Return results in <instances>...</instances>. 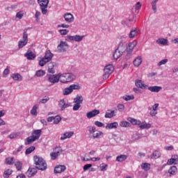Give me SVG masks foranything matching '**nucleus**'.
<instances>
[{"instance_id": "obj_46", "label": "nucleus", "mask_w": 178, "mask_h": 178, "mask_svg": "<svg viewBox=\"0 0 178 178\" xmlns=\"http://www.w3.org/2000/svg\"><path fill=\"white\" fill-rule=\"evenodd\" d=\"M70 87L71 88L72 91H73L74 90H81V86H80L79 84H72L70 86Z\"/></svg>"}, {"instance_id": "obj_1", "label": "nucleus", "mask_w": 178, "mask_h": 178, "mask_svg": "<svg viewBox=\"0 0 178 178\" xmlns=\"http://www.w3.org/2000/svg\"><path fill=\"white\" fill-rule=\"evenodd\" d=\"M41 133H42L41 129L33 130L31 136L26 138L25 145H29L31 144V143H34V141L38 140L40 137H41Z\"/></svg>"}, {"instance_id": "obj_54", "label": "nucleus", "mask_w": 178, "mask_h": 178, "mask_svg": "<svg viewBox=\"0 0 178 178\" xmlns=\"http://www.w3.org/2000/svg\"><path fill=\"white\" fill-rule=\"evenodd\" d=\"M58 31L61 35H66L69 33V30L67 29H60Z\"/></svg>"}, {"instance_id": "obj_58", "label": "nucleus", "mask_w": 178, "mask_h": 178, "mask_svg": "<svg viewBox=\"0 0 178 178\" xmlns=\"http://www.w3.org/2000/svg\"><path fill=\"white\" fill-rule=\"evenodd\" d=\"M41 16V13L40 11H36L35 14V17L36 19V22L40 21V17Z\"/></svg>"}, {"instance_id": "obj_14", "label": "nucleus", "mask_w": 178, "mask_h": 178, "mask_svg": "<svg viewBox=\"0 0 178 178\" xmlns=\"http://www.w3.org/2000/svg\"><path fill=\"white\" fill-rule=\"evenodd\" d=\"M116 113H118V110H115V111L108 110L104 115V118H106V119H111V118H113L114 116H116Z\"/></svg>"}, {"instance_id": "obj_37", "label": "nucleus", "mask_w": 178, "mask_h": 178, "mask_svg": "<svg viewBox=\"0 0 178 178\" xmlns=\"http://www.w3.org/2000/svg\"><path fill=\"white\" fill-rule=\"evenodd\" d=\"M161 156V152L159 151H155L152 153L151 156L152 159H158Z\"/></svg>"}, {"instance_id": "obj_6", "label": "nucleus", "mask_w": 178, "mask_h": 178, "mask_svg": "<svg viewBox=\"0 0 178 178\" xmlns=\"http://www.w3.org/2000/svg\"><path fill=\"white\" fill-rule=\"evenodd\" d=\"M74 103L73 111H79L81 106V104H83V96L77 95L74 99Z\"/></svg>"}, {"instance_id": "obj_12", "label": "nucleus", "mask_w": 178, "mask_h": 178, "mask_svg": "<svg viewBox=\"0 0 178 178\" xmlns=\"http://www.w3.org/2000/svg\"><path fill=\"white\" fill-rule=\"evenodd\" d=\"M27 177H33L37 175V168H29L26 172Z\"/></svg>"}, {"instance_id": "obj_28", "label": "nucleus", "mask_w": 178, "mask_h": 178, "mask_svg": "<svg viewBox=\"0 0 178 178\" xmlns=\"http://www.w3.org/2000/svg\"><path fill=\"white\" fill-rule=\"evenodd\" d=\"M143 63V58L141 56H138L135 60H134V65L136 67H138L140 65Z\"/></svg>"}, {"instance_id": "obj_35", "label": "nucleus", "mask_w": 178, "mask_h": 178, "mask_svg": "<svg viewBox=\"0 0 178 178\" xmlns=\"http://www.w3.org/2000/svg\"><path fill=\"white\" fill-rule=\"evenodd\" d=\"M48 62L49 61H47L44 57H42L39 60V66H41V67L45 66L46 63H48Z\"/></svg>"}, {"instance_id": "obj_45", "label": "nucleus", "mask_w": 178, "mask_h": 178, "mask_svg": "<svg viewBox=\"0 0 178 178\" xmlns=\"http://www.w3.org/2000/svg\"><path fill=\"white\" fill-rule=\"evenodd\" d=\"M83 38H84V35H74V41L76 42H80V41H83Z\"/></svg>"}, {"instance_id": "obj_25", "label": "nucleus", "mask_w": 178, "mask_h": 178, "mask_svg": "<svg viewBox=\"0 0 178 178\" xmlns=\"http://www.w3.org/2000/svg\"><path fill=\"white\" fill-rule=\"evenodd\" d=\"M149 91L151 92H159L162 90L161 86H149L148 87Z\"/></svg>"}, {"instance_id": "obj_29", "label": "nucleus", "mask_w": 178, "mask_h": 178, "mask_svg": "<svg viewBox=\"0 0 178 178\" xmlns=\"http://www.w3.org/2000/svg\"><path fill=\"white\" fill-rule=\"evenodd\" d=\"M135 84L138 88H147V85H145L141 80L136 81Z\"/></svg>"}, {"instance_id": "obj_36", "label": "nucleus", "mask_w": 178, "mask_h": 178, "mask_svg": "<svg viewBox=\"0 0 178 178\" xmlns=\"http://www.w3.org/2000/svg\"><path fill=\"white\" fill-rule=\"evenodd\" d=\"M6 165H13L15 163V158L13 157H8L6 159Z\"/></svg>"}, {"instance_id": "obj_22", "label": "nucleus", "mask_w": 178, "mask_h": 178, "mask_svg": "<svg viewBox=\"0 0 178 178\" xmlns=\"http://www.w3.org/2000/svg\"><path fill=\"white\" fill-rule=\"evenodd\" d=\"M25 56L29 60H33V59H35V54L33 53L31 50H28L25 54Z\"/></svg>"}, {"instance_id": "obj_39", "label": "nucleus", "mask_w": 178, "mask_h": 178, "mask_svg": "<svg viewBox=\"0 0 178 178\" xmlns=\"http://www.w3.org/2000/svg\"><path fill=\"white\" fill-rule=\"evenodd\" d=\"M138 35V32L137 31V30L134 29L130 31V33L129 34V38H134V37H136Z\"/></svg>"}, {"instance_id": "obj_4", "label": "nucleus", "mask_w": 178, "mask_h": 178, "mask_svg": "<svg viewBox=\"0 0 178 178\" xmlns=\"http://www.w3.org/2000/svg\"><path fill=\"white\" fill-rule=\"evenodd\" d=\"M38 3L40 5V9L42 15L48 13V4L49 3V0H38Z\"/></svg>"}, {"instance_id": "obj_50", "label": "nucleus", "mask_w": 178, "mask_h": 178, "mask_svg": "<svg viewBox=\"0 0 178 178\" xmlns=\"http://www.w3.org/2000/svg\"><path fill=\"white\" fill-rule=\"evenodd\" d=\"M35 76H37V77H42V76H45V71L40 70L36 72Z\"/></svg>"}, {"instance_id": "obj_17", "label": "nucleus", "mask_w": 178, "mask_h": 178, "mask_svg": "<svg viewBox=\"0 0 178 178\" xmlns=\"http://www.w3.org/2000/svg\"><path fill=\"white\" fill-rule=\"evenodd\" d=\"M97 115H99V110H93L86 113L88 119H91V118H94L97 116Z\"/></svg>"}, {"instance_id": "obj_60", "label": "nucleus", "mask_w": 178, "mask_h": 178, "mask_svg": "<svg viewBox=\"0 0 178 178\" xmlns=\"http://www.w3.org/2000/svg\"><path fill=\"white\" fill-rule=\"evenodd\" d=\"M95 124L97 127H104V123H102L99 121H95Z\"/></svg>"}, {"instance_id": "obj_49", "label": "nucleus", "mask_w": 178, "mask_h": 178, "mask_svg": "<svg viewBox=\"0 0 178 178\" xmlns=\"http://www.w3.org/2000/svg\"><path fill=\"white\" fill-rule=\"evenodd\" d=\"M54 124H58L60 120H62V118L59 115H56V117H54Z\"/></svg>"}, {"instance_id": "obj_62", "label": "nucleus", "mask_w": 178, "mask_h": 178, "mask_svg": "<svg viewBox=\"0 0 178 178\" xmlns=\"http://www.w3.org/2000/svg\"><path fill=\"white\" fill-rule=\"evenodd\" d=\"M9 74V68H6L4 71L3 72V77H6Z\"/></svg>"}, {"instance_id": "obj_30", "label": "nucleus", "mask_w": 178, "mask_h": 178, "mask_svg": "<svg viewBox=\"0 0 178 178\" xmlns=\"http://www.w3.org/2000/svg\"><path fill=\"white\" fill-rule=\"evenodd\" d=\"M140 129L143 130L144 129H151V124L147 123L145 122H141V124L139 125Z\"/></svg>"}, {"instance_id": "obj_20", "label": "nucleus", "mask_w": 178, "mask_h": 178, "mask_svg": "<svg viewBox=\"0 0 178 178\" xmlns=\"http://www.w3.org/2000/svg\"><path fill=\"white\" fill-rule=\"evenodd\" d=\"M66 170V166L65 165H57L54 168V173H63V172H65Z\"/></svg>"}, {"instance_id": "obj_16", "label": "nucleus", "mask_w": 178, "mask_h": 178, "mask_svg": "<svg viewBox=\"0 0 178 178\" xmlns=\"http://www.w3.org/2000/svg\"><path fill=\"white\" fill-rule=\"evenodd\" d=\"M56 67V63L55 62H50L48 64V72L49 73H55V68Z\"/></svg>"}, {"instance_id": "obj_48", "label": "nucleus", "mask_w": 178, "mask_h": 178, "mask_svg": "<svg viewBox=\"0 0 178 178\" xmlns=\"http://www.w3.org/2000/svg\"><path fill=\"white\" fill-rule=\"evenodd\" d=\"M15 166L16 167L17 170H22V166H23V164L20 161H16L15 163Z\"/></svg>"}, {"instance_id": "obj_9", "label": "nucleus", "mask_w": 178, "mask_h": 178, "mask_svg": "<svg viewBox=\"0 0 178 178\" xmlns=\"http://www.w3.org/2000/svg\"><path fill=\"white\" fill-rule=\"evenodd\" d=\"M57 49L60 52H66L69 49V44L66 42L60 41L57 47Z\"/></svg>"}, {"instance_id": "obj_38", "label": "nucleus", "mask_w": 178, "mask_h": 178, "mask_svg": "<svg viewBox=\"0 0 178 178\" xmlns=\"http://www.w3.org/2000/svg\"><path fill=\"white\" fill-rule=\"evenodd\" d=\"M12 173H13V170H10V169L6 170L4 171L3 177L4 178H9L10 175H12Z\"/></svg>"}, {"instance_id": "obj_7", "label": "nucleus", "mask_w": 178, "mask_h": 178, "mask_svg": "<svg viewBox=\"0 0 178 178\" xmlns=\"http://www.w3.org/2000/svg\"><path fill=\"white\" fill-rule=\"evenodd\" d=\"M62 154V147L56 146L53 149V152L50 153V156L53 161H55Z\"/></svg>"}, {"instance_id": "obj_33", "label": "nucleus", "mask_w": 178, "mask_h": 178, "mask_svg": "<svg viewBox=\"0 0 178 178\" xmlns=\"http://www.w3.org/2000/svg\"><path fill=\"white\" fill-rule=\"evenodd\" d=\"M126 159H127V155H124V154H121L116 157L117 162H124Z\"/></svg>"}, {"instance_id": "obj_21", "label": "nucleus", "mask_w": 178, "mask_h": 178, "mask_svg": "<svg viewBox=\"0 0 178 178\" xmlns=\"http://www.w3.org/2000/svg\"><path fill=\"white\" fill-rule=\"evenodd\" d=\"M44 58L47 62H51L52 60V58H54V54L51 52V50H47L45 51Z\"/></svg>"}, {"instance_id": "obj_23", "label": "nucleus", "mask_w": 178, "mask_h": 178, "mask_svg": "<svg viewBox=\"0 0 178 178\" xmlns=\"http://www.w3.org/2000/svg\"><path fill=\"white\" fill-rule=\"evenodd\" d=\"M74 134V131L65 132L61 136L60 140H66L67 138H70Z\"/></svg>"}, {"instance_id": "obj_2", "label": "nucleus", "mask_w": 178, "mask_h": 178, "mask_svg": "<svg viewBox=\"0 0 178 178\" xmlns=\"http://www.w3.org/2000/svg\"><path fill=\"white\" fill-rule=\"evenodd\" d=\"M33 159L36 169H38L39 170H46L47 165V162L45 161V160H44V159L38 156H35L33 157Z\"/></svg>"}, {"instance_id": "obj_40", "label": "nucleus", "mask_w": 178, "mask_h": 178, "mask_svg": "<svg viewBox=\"0 0 178 178\" xmlns=\"http://www.w3.org/2000/svg\"><path fill=\"white\" fill-rule=\"evenodd\" d=\"M72 92L73 91L72 90V88H70V86L65 88L64 90L63 91V94L64 95H69V94H72Z\"/></svg>"}, {"instance_id": "obj_42", "label": "nucleus", "mask_w": 178, "mask_h": 178, "mask_svg": "<svg viewBox=\"0 0 178 178\" xmlns=\"http://www.w3.org/2000/svg\"><path fill=\"white\" fill-rule=\"evenodd\" d=\"M35 150V147L34 146H31L30 147L27 148L25 151L26 155H30L31 152Z\"/></svg>"}, {"instance_id": "obj_56", "label": "nucleus", "mask_w": 178, "mask_h": 178, "mask_svg": "<svg viewBox=\"0 0 178 178\" xmlns=\"http://www.w3.org/2000/svg\"><path fill=\"white\" fill-rule=\"evenodd\" d=\"M49 101V97H44V98L40 99V104H47Z\"/></svg>"}, {"instance_id": "obj_43", "label": "nucleus", "mask_w": 178, "mask_h": 178, "mask_svg": "<svg viewBox=\"0 0 178 178\" xmlns=\"http://www.w3.org/2000/svg\"><path fill=\"white\" fill-rule=\"evenodd\" d=\"M120 127H130L131 124H129L127 121H121L120 122Z\"/></svg>"}, {"instance_id": "obj_32", "label": "nucleus", "mask_w": 178, "mask_h": 178, "mask_svg": "<svg viewBox=\"0 0 178 178\" xmlns=\"http://www.w3.org/2000/svg\"><path fill=\"white\" fill-rule=\"evenodd\" d=\"M141 169H143V170H145L146 172H148L149 169H151V164L148 163H143L140 165Z\"/></svg>"}, {"instance_id": "obj_34", "label": "nucleus", "mask_w": 178, "mask_h": 178, "mask_svg": "<svg viewBox=\"0 0 178 178\" xmlns=\"http://www.w3.org/2000/svg\"><path fill=\"white\" fill-rule=\"evenodd\" d=\"M38 109V104H35L33 106L32 109L31 110V114L32 116H37L38 115V113L37 112V110Z\"/></svg>"}, {"instance_id": "obj_41", "label": "nucleus", "mask_w": 178, "mask_h": 178, "mask_svg": "<svg viewBox=\"0 0 178 178\" xmlns=\"http://www.w3.org/2000/svg\"><path fill=\"white\" fill-rule=\"evenodd\" d=\"M104 133L101 131H97L96 133H94L92 134V138H99L101 136H103Z\"/></svg>"}, {"instance_id": "obj_57", "label": "nucleus", "mask_w": 178, "mask_h": 178, "mask_svg": "<svg viewBox=\"0 0 178 178\" xmlns=\"http://www.w3.org/2000/svg\"><path fill=\"white\" fill-rule=\"evenodd\" d=\"M168 63V58H165L163 60H161L159 63L158 66H162V65H166Z\"/></svg>"}, {"instance_id": "obj_44", "label": "nucleus", "mask_w": 178, "mask_h": 178, "mask_svg": "<svg viewBox=\"0 0 178 178\" xmlns=\"http://www.w3.org/2000/svg\"><path fill=\"white\" fill-rule=\"evenodd\" d=\"M88 129V131H89L90 134L93 135L94 133H95L97 128L95 127H92V126H89L87 127Z\"/></svg>"}, {"instance_id": "obj_63", "label": "nucleus", "mask_w": 178, "mask_h": 178, "mask_svg": "<svg viewBox=\"0 0 178 178\" xmlns=\"http://www.w3.org/2000/svg\"><path fill=\"white\" fill-rule=\"evenodd\" d=\"M92 164H86L83 166V170H88V169H90V168H92Z\"/></svg>"}, {"instance_id": "obj_53", "label": "nucleus", "mask_w": 178, "mask_h": 178, "mask_svg": "<svg viewBox=\"0 0 178 178\" xmlns=\"http://www.w3.org/2000/svg\"><path fill=\"white\" fill-rule=\"evenodd\" d=\"M18 136L19 135L17 134V133H13L8 136V138H10V140H13V138H17Z\"/></svg>"}, {"instance_id": "obj_11", "label": "nucleus", "mask_w": 178, "mask_h": 178, "mask_svg": "<svg viewBox=\"0 0 178 178\" xmlns=\"http://www.w3.org/2000/svg\"><path fill=\"white\" fill-rule=\"evenodd\" d=\"M168 165H177L178 163V155H172L171 159H168L167 162Z\"/></svg>"}, {"instance_id": "obj_3", "label": "nucleus", "mask_w": 178, "mask_h": 178, "mask_svg": "<svg viewBox=\"0 0 178 178\" xmlns=\"http://www.w3.org/2000/svg\"><path fill=\"white\" fill-rule=\"evenodd\" d=\"M76 79V75L73 73L67 72L60 74V83H63L66 84L67 83H72L74 80Z\"/></svg>"}, {"instance_id": "obj_59", "label": "nucleus", "mask_w": 178, "mask_h": 178, "mask_svg": "<svg viewBox=\"0 0 178 178\" xmlns=\"http://www.w3.org/2000/svg\"><path fill=\"white\" fill-rule=\"evenodd\" d=\"M102 165L100 166V170L101 172H105L108 168V165L106 164H102Z\"/></svg>"}, {"instance_id": "obj_8", "label": "nucleus", "mask_w": 178, "mask_h": 178, "mask_svg": "<svg viewBox=\"0 0 178 178\" xmlns=\"http://www.w3.org/2000/svg\"><path fill=\"white\" fill-rule=\"evenodd\" d=\"M113 70H115V68L113 67V65H108L104 67V74L103 75L104 79H108L112 73H113Z\"/></svg>"}, {"instance_id": "obj_61", "label": "nucleus", "mask_w": 178, "mask_h": 178, "mask_svg": "<svg viewBox=\"0 0 178 178\" xmlns=\"http://www.w3.org/2000/svg\"><path fill=\"white\" fill-rule=\"evenodd\" d=\"M118 109L120 112H123L124 111V106L123 104H118Z\"/></svg>"}, {"instance_id": "obj_24", "label": "nucleus", "mask_w": 178, "mask_h": 178, "mask_svg": "<svg viewBox=\"0 0 178 178\" xmlns=\"http://www.w3.org/2000/svg\"><path fill=\"white\" fill-rule=\"evenodd\" d=\"M122 55H123V51L122 50H119V49H116L115 51V52L113 54V59H119V58H120V56H122Z\"/></svg>"}, {"instance_id": "obj_52", "label": "nucleus", "mask_w": 178, "mask_h": 178, "mask_svg": "<svg viewBox=\"0 0 178 178\" xmlns=\"http://www.w3.org/2000/svg\"><path fill=\"white\" fill-rule=\"evenodd\" d=\"M24 15V13H23V11H19L18 13H17L16 14V17L17 19H22L23 16Z\"/></svg>"}, {"instance_id": "obj_64", "label": "nucleus", "mask_w": 178, "mask_h": 178, "mask_svg": "<svg viewBox=\"0 0 178 178\" xmlns=\"http://www.w3.org/2000/svg\"><path fill=\"white\" fill-rule=\"evenodd\" d=\"M149 113H150L151 116H156L158 111L156 110H152Z\"/></svg>"}, {"instance_id": "obj_47", "label": "nucleus", "mask_w": 178, "mask_h": 178, "mask_svg": "<svg viewBox=\"0 0 178 178\" xmlns=\"http://www.w3.org/2000/svg\"><path fill=\"white\" fill-rule=\"evenodd\" d=\"M157 42L161 45H166L168 44V40L164 38L159 39V40H157Z\"/></svg>"}, {"instance_id": "obj_5", "label": "nucleus", "mask_w": 178, "mask_h": 178, "mask_svg": "<svg viewBox=\"0 0 178 178\" xmlns=\"http://www.w3.org/2000/svg\"><path fill=\"white\" fill-rule=\"evenodd\" d=\"M22 38V40H20L18 42V47L19 49L23 48V47H26V45H27V43L29 42V33H27V29L24 30Z\"/></svg>"}, {"instance_id": "obj_55", "label": "nucleus", "mask_w": 178, "mask_h": 178, "mask_svg": "<svg viewBox=\"0 0 178 178\" xmlns=\"http://www.w3.org/2000/svg\"><path fill=\"white\" fill-rule=\"evenodd\" d=\"M124 99L125 101H130L131 99H134V95H127V96L124 97Z\"/></svg>"}, {"instance_id": "obj_51", "label": "nucleus", "mask_w": 178, "mask_h": 178, "mask_svg": "<svg viewBox=\"0 0 178 178\" xmlns=\"http://www.w3.org/2000/svg\"><path fill=\"white\" fill-rule=\"evenodd\" d=\"M117 49H118L120 51H122V52H124V44L123 43V42H120Z\"/></svg>"}, {"instance_id": "obj_27", "label": "nucleus", "mask_w": 178, "mask_h": 178, "mask_svg": "<svg viewBox=\"0 0 178 178\" xmlns=\"http://www.w3.org/2000/svg\"><path fill=\"white\" fill-rule=\"evenodd\" d=\"M119 127V124L116 122L113 123H108L106 126V129H118Z\"/></svg>"}, {"instance_id": "obj_15", "label": "nucleus", "mask_w": 178, "mask_h": 178, "mask_svg": "<svg viewBox=\"0 0 178 178\" xmlns=\"http://www.w3.org/2000/svg\"><path fill=\"white\" fill-rule=\"evenodd\" d=\"M136 47H137V41L134 40L129 43L127 49L129 54H131L133 52V49H134Z\"/></svg>"}, {"instance_id": "obj_19", "label": "nucleus", "mask_w": 178, "mask_h": 178, "mask_svg": "<svg viewBox=\"0 0 178 178\" xmlns=\"http://www.w3.org/2000/svg\"><path fill=\"white\" fill-rule=\"evenodd\" d=\"M58 106L60 108V111H65L66 108H69L70 105L69 104L65 103V99H61L58 102Z\"/></svg>"}, {"instance_id": "obj_13", "label": "nucleus", "mask_w": 178, "mask_h": 178, "mask_svg": "<svg viewBox=\"0 0 178 178\" xmlns=\"http://www.w3.org/2000/svg\"><path fill=\"white\" fill-rule=\"evenodd\" d=\"M64 19L67 23H73L74 22V17L70 13H67L64 15Z\"/></svg>"}, {"instance_id": "obj_31", "label": "nucleus", "mask_w": 178, "mask_h": 178, "mask_svg": "<svg viewBox=\"0 0 178 178\" xmlns=\"http://www.w3.org/2000/svg\"><path fill=\"white\" fill-rule=\"evenodd\" d=\"M11 77L15 80V81H22V80H23V77L19 74H13Z\"/></svg>"}, {"instance_id": "obj_18", "label": "nucleus", "mask_w": 178, "mask_h": 178, "mask_svg": "<svg viewBox=\"0 0 178 178\" xmlns=\"http://www.w3.org/2000/svg\"><path fill=\"white\" fill-rule=\"evenodd\" d=\"M127 120H128V122L131 123V124H133V126H140V124H141V122L140 121V120H137V119L133 118L131 117L128 118Z\"/></svg>"}, {"instance_id": "obj_26", "label": "nucleus", "mask_w": 178, "mask_h": 178, "mask_svg": "<svg viewBox=\"0 0 178 178\" xmlns=\"http://www.w3.org/2000/svg\"><path fill=\"white\" fill-rule=\"evenodd\" d=\"M168 173L170 176H175V175L177 173V167H176V165L171 166L168 170Z\"/></svg>"}, {"instance_id": "obj_10", "label": "nucleus", "mask_w": 178, "mask_h": 178, "mask_svg": "<svg viewBox=\"0 0 178 178\" xmlns=\"http://www.w3.org/2000/svg\"><path fill=\"white\" fill-rule=\"evenodd\" d=\"M48 81H49V83H52L53 84H55V83H58L59 81H60V74L49 75Z\"/></svg>"}]
</instances>
